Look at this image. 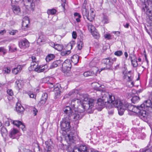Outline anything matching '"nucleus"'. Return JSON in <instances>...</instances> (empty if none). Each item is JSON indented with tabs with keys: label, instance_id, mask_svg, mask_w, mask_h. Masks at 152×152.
Wrapping results in <instances>:
<instances>
[{
	"label": "nucleus",
	"instance_id": "1",
	"mask_svg": "<svg viewBox=\"0 0 152 152\" xmlns=\"http://www.w3.org/2000/svg\"><path fill=\"white\" fill-rule=\"evenodd\" d=\"M80 113H72V109L69 106H67L64 109V113L66 114L67 116L64 117L62 119L61 122V129L63 131L67 132L69 131L71 126L70 125V121L73 119V120L76 121L80 120L82 117L80 114V110H78Z\"/></svg>",
	"mask_w": 152,
	"mask_h": 152
},
{
	"label": "nucleus",
	"instance_id": "2",
	"mask_svg": "<svg viewBox=\"0 0 152 152\" xmlns=\"http://www.w3.org/2000/svg\"><path fill=\"white\" fill-rule=\"evenodd\" d=\"M94 100L90 99L88 102H83V103L78 107V110L81 109L80 112H83L85 110H87L89 109H91L94 105Z\"/></svg>",
	"mask_w": 152,
	"mask_h": 152
},
{
	"label": "nucleus",
	"instance_id": "3",
	"mask_svg": "<svg viewBox=\"0 0 152 152\" xmlns=\"http://www.w3.org/2000/svg\"><path fill=\"white\" fill-rule=\"evenodd\" d=\"M116 60V58H112L111 57H109L103 59L102 60V62L104 66H105L106 69H109L112 66L113 62Z\"/></svg>",
	"mask_w": 152,
	"mask_h": 152
},
{
	"label": "nucleus",
	"instance_id": "4",
	"mask_svg": "<svg viewBox=\"0 0 152 152\" xmlns=\"http://www.w3.org/2000/svg\"><path fill=\"white\" fill-rule=\"evenodd\" d=\"M102 99L107 104L110 105L111 101L114 99V96L111 95L107 92H102L101 94Z\"/></svg>",
	"mask_w": 152,
	"mask_h": 152
},
{
	"label": "nucleus",
	"instance_id": "5",
	"mask_svg": "<svg viewBox=\"0 0 152 152\" xmlns=\"http://www.w3.org/2000/svg\"><path fill=\"white\" fill-rule=\"evenodd\" d=\"M124 101L123 100H121L119 99H115L114 96V99H112L111 101L110 105L112 107H115L119 108L120 106L124 105L125 103Z\"/></svg>",
	"mask_w": 152,
	"mask_h": 152
},
{
	"label": "nucleus",
	"instance_id": "6",
	"mask_svg": "<svg viewBox=\"0 0 152 152\" xmlns=\"http://www.w3.org/2000/svg\"><path fill=\"white\" fill-rule=\"evenodd\" d=\"M144 4L142 9V11L145 12L146 14L148 12L150 13L151 11H149V9L147 5H151L152 4V0H144Z\"/></svg>",
	"mask_w": 152,
	"mask_h": 152
},
{
	"label": "nucleus",
	"instance_id": "7",
	"mask_svg": "<svg viewBox=\"0 0 152 152\" xmlns=\"http://www.w3.org/2000/svg\"><path fill=\"white\" fill-rule=\"evenodd\" d=\"M78 91L76 90H73L70 91L68 94H66L64 96V98H78V96H80V94L77 93Z\"/></svg>",
	"mask_w": 152,
	"mask_h": 152
},
{
	"label": "nucleus",
	"instance_id": "8",
	"mask_svg": "<svg viewBox=\"0 0 152 152\" xmlns=\"http://www.w3.org/2000/svg\"><path fill=\"white\" fill-rule=\"evenodd\" d=\"M76 134V133L75 132V131H72L69 134L67 135V136L66 137V138L69 140L70 142L74 143L76 140L75 136Z\"/></svg>",
	"mask_w": 152,
	"mask_h": 152
},
{
	"label": "nucleus",
	"instance_id": "9",
	"mask_svg": "<svg viewBox=\"0 0 152 152\" xmlns=\"http://www.w3.org/2000/svg\"><path fill=\"white\" fill-rule=\"evenodd\" d=\"M19 45L21 48H26L29 46V43L27 39H23L19 42Z\"/></svg>",
	"mask_w": 152,
	"mask_h": 152
},
{
	"label": "nucleus",
	"instance_id": "10",
	"mask_svg": "<svg viewBox=\"0 0 152 152\" xmlns=\"http://www.w3.org/2000/svg\"><path fill=\"white\" fill-rule=\"evenodd\" d=\"M107 104L106 102L102 99L101 98L99 99L97 101V102L96 104V106H97V107H98V108L100 109H102L103 108L105 105Z\"/></svg>",
	"mask_w": 152,
	"mask_h": 152
},
{
	"label": "nucleus",
	"instance_id": "11",
	"mask_svg": "<svg viewBox=\"0 0 152 152\" xmlns=\"http://www.w3.org/2000/svg\"><path fill=\"white\" fill-rule=\"evenodd\" d=\"M141 108H145V107L146 109L148 108H149L152 110V106H151V100L148 99L144 101L143 103L142 104L140 105V107Z\"/></svg>",
	"mask_w": 152,
	"mask_h": 152
},
{
	"label": "nucleus",
	"instance_id": "12",
	"mask_svg": "<svg viewBox=\"0 0 152 152\" xmlns=\"http://www.w3.org/2000/svg\"><path fill=\"white\" fill-rule=\"evenodd\" d=\"M30 20L29 18L27 16H25L23 20L22 26L23 29H25V27L27 28L29 25Z\"/></svg>",
	"mask_w": 152,
	"mask_h": 152
},
{
	"label": "nucleus",
	"instance_id": "13",
	"mask_svg": "<svg viewBox=\"0 0 152 152\" xmlns=\"http://www.w3.org/2000/svg\"><path fill=\"white\" fill-rule=\"evenodd\" d=\"M12 8L13 12L15 14L18 15L20 14V9L19 6L15 5H12Z\"/></svg>",
	"mask_w": 152,
	"mask_h": 152
},
{
	"label": "nucleus",
	"instance_id": "14",
	"mask_svg": "<svg viewBox=\"0 0 152 152\" xmlns=\"http://www.w3.org/2000/svg\"><path fill=\"white\" fill-rule=\"evenodd\" d=\"M45 42V37L42 33L39 34V37L37 40V42L40 44L44 43Z\"/></svg>",
	"mask_w": 152,
	"mask_h": 152
},
{
	"label": "nucleus",
	"instance_id": "15",
	"mask_svg": "<svg viewBox=\"0 0 152 152\" xmlns=\"http://www.w3.org/2000/svg\"><path fill=\"white\" fill-rule=\"evenodd\" d=\"M138 116L140 118L143 120H145L147 116V114L146 111L144 110L143 109H141L139 114Z\"/></svg>",
	"mask_w": 152,
	"mask_h": 152
},
{
	"label": "nucleus",
	"instance_id": "16",
	"mask_svg": "<svg viewBox=\"0 0 152 152\" xmlns=\"http://www.w3.org/2000/svg\"><path fill=\"white\" fill-rule=\"evenodd\" d=\"M94 68V71L85 72L83 74L84 76L87 77L90 76H93L98 71V69L96 67H95Z\"/></svg>",
	"mask_w": 152,
	"mask_h": 152
},
{
	"label": "nucleus",
	"instance_id": "17",
	"mask_svg": "<svg viewBox=\"0 0 152 152\" xmlns=\"http://www.w3.org/2000/svg\"><path fill=\"white\" fill-rule=\"evenodd\" d=\"M95 16V14L94 12V10L93 9L91 10V12L89 15V14L87 16V18H86L87 19L91 22L94 19Z\"/></svg>",
	"mask_w": 152,
	"mask_h": 152
},
{
	"label": "nucleus",
	"instance_id": "18",
	"mask_svg": "<svg viewBox=\"0 0 152 152\" xmlns=\"http://www.w3.org/2000/svg\"><path fill=\"white\" fill-rule=\"evenodd\" d=\"M40 0H28L27 2L28 4L27 5L29 6L30 7L33 9L35 7V4L36 3H38Z\"/></svg>",
	"mask_w": 152,
	"mask_h": 152
},
{
	"label": "nucleus",
	"instance_id": "19",
	"mask_svg": "<svg viewBox=\"0 0 152 152\" xmlns=\"http://www.w3.org/2000/svg\"><path fill=\"white\" fill-rule=\"evenodd\" d=\"M127 104L124 103V105L120 106V107L118 108V113L120 115H121L124 114L125 110L127 108Z\"/></svg>",
	"mask_w": 152,
	"mask_h": 152
},
{
	"label": "nucleus",
	"instance_id": "20",
	"mask_svg": "<svg viewBox=\"0 0 152 152\" xmlns=\"http://www.w3.org/2000/svg\"><path fill=\"white\" fill-rule=\"evenodd\" d=\"M19 132L18 131L14 128L10 132L9 134V137L12 139L16 138L17 137V134Z\"/></svg>",
	"mask_w": 152,
	"mask_h": 152
},
{
	"label": "nucleus",
	"instance_id": "21",
	"mask_svg": "<svg viewBox=\"0 0 152 152\" xmlns=\"http://www.w3.org/2000/svg\"><path fill=\"white\" fill-rule=\"evenodd\" d=\"M48 66L47 65H45L41 67L39 66L37 68L35 69V71L37 72H44L45 70L46 71L48 70Z\"/></svg>",
	"mask_w": 152,
	"mask_h": 152
},
{
	"label": "nucleus",
	"instance_id": "22",
	"mask_svg": "<svg viewBox=\"0 0 152 152\" xmlns=\"http://www.w3.org/2000/svg\"><path fill=\"white\" fill-rule=\"evenodd\" d=\"M16 110L18 113L22 114L24 110V109L20 104L18 103L16 105Z\"/></svg>",
	"mask_w": 152,
	"mask_h": 152
},
{
	"label": "nucleus",
	"instance_id": "23",
	"mask_svg": "<svg viewBox=\"0 0 152 152\" xmlns=\"http://www.w3.org/2000/svg\"><path fill=\"white\" fill-rule=\"evenodd\" d=\"M15 84L18 90L21 88L23 86V82L21 80H17L15 81Z\"/></svg>",
	"mask_w": 152,
	"mask_h": 152
},
{
	"label": "nucleus",
	"instance_id": "24",
	"mask_svg": "<svg viewBox=\"0 0 152 152\" xmlns=\"http://www.w3.org/2000/svg\"><path fill=\"white\" fill-rule=\"evenodd\" d=\"M22 69V66L20 65H18L16 68H14L12 72L15 75H16L20 72Z\"/></svg>",
	"mask_w": 152,
	"mask_h": 152
},
{
	"label": "nucleus",
	"instance_id": "25",
	"mask_svg": "<svg viewBox=\"0 0 152 152\" xmlns=\"http://www.w3.org/2000/svg\"><path fill=\"white\" fill-rule=\"evenodd\" d=\"M80 97L79 98H77V102H78L79 101H83L84 102H88V101L90 99H89V98L86 97V96H83L82 95L80 96Z\"/></svg>",
	"mask_w": 152,
	"mask_h": 152
},
{
	"label": "nucleus",
	"instance_id": "26",
	"mask_svg": "<svg viewBox=\"0 0 152 152\" xmlns=\"http://www.w3.org/2000/svg\"><path fill=\"white\" fill-rule=\"evenodd\" d=\"M61 63V60H58L54 61L50 65V69H52L57 67Z\"/></svg>",
	"mask_w": 152,
	"mask_h": 152
},
{
	"label": "nucleus",
	"instance_id": "27",
	"mask_svg": "<svg viewBox=\"0 0 152 152\" xmlns=\"http://www.w3.org/2000/svg\"><path fill=\"white\" fill-rule=\"evenodd\" d=\"M62 66L64 68L68 67V69H69V67H71L72 65L70 60L69 59L65 60L62 64Z\"/></svg>",
	"mask_w": 152,
	"mask_h": 152
},
{
	"label": "nucleus",
	"instance_id": "28",
	"mask_svg": "<svg viewBox=\"0 0 152 152\" xmlns=\"http://www.w3.org/2000/svg\"><path fill=\"white\" fill-rule=\"evenodd\" d=\"M80 57L78 55H75L72 57L71 61L75 64H76L79 61Z\"/></svg>",
	"mask_w": 152,
	"mask_h": 152
},
{
	"label": "nucleus",
	"instance_id": "29",
	"mask_svg": "<svg viewBox=\"0 0 152 152\" xmlns=\"http://www.w3.org/2000/svg\"><path fill=\"white\" fill-rule=\"evenodd\" d=\"M77 98L74 99L71 102V108L72 109V110L77 108V106L76 105V102H75L76 100L77 101Z\"/></svg>",
	"mask_w": 152,
	"mask_h": 152
},
{
	"label": "nucleus",
	"instance_id": "30",
	"mask_svg": "<svg viewBox=\"0 0 152 152\" xmlns=\"http://www.w3.org/2000/svg\"><path fill=\"white\" fill-rule=\"evenodd\" d=\"M77 147L81 152H86L88 150L87 147L85 145H80Z\"/></svg>",
	"mask_w": 152,
	"mask_h": 152
},
{
	"label": "nucleus",
	"instance_id": "31",
	"mask_svg": "<svg viewBox=\"0 0 152 152\" xmlns=\"http://www.w3.org/2000/svg\"><path fill=\"white\" fill-rule=\"evenodd\" d=\"M140 100V98L139 96L134 95L131 99L132 102L134 104L138 102Z\"/></svg>",
	"mask_w": 152,
	"mask_h": 152
},
{
	"label": "nucleus",
	"instance_id": "32",
	"mask_svg": "<svg viewBox=\"0 0 152 152\" xmlns=\"http://www.w3.org/2000/svg\"><path fill=\"white\" fill-rule=\"evenodd\" d=\"M77 46L78 50H80L83 46V41L81 40H79L77 42Z\"/></svg>",
	"mask_w": 152,
	"mask_h": 152
},
{
	"label": "nucleus",
	"instance_id": "33",
	"mask_svg": "<svg viewBox=\"0 0 152 152\" xmlns=\"http://www.w3.org/2000/svg\"><path fill=\"white\" fill-rule=\"evenodd\" d=\"M141 107H140V106H137V107L136 106H134V109H133V110L132 112H133L135 113L138 114H139L140 111L141 109Z\"/></svg>",
	"mask_w": 152,
	"mask_h": 152
},
{
	"label": "nucleus",
	"instance_id": "34",
	"mask_svg": "<svg viewBox=\"0 0 152 152\" xmlns=\"http://www.w3.org/2000/svg\"><path fill=\"white\" fill-rule=\"evenodd\" d=\"M61 89L62 88L59 84H57L55 85L54 86V87L53 88V91L56 92H57L58 91L61 92Z\"/></svg>",
	"mask_w": 152,
	"mask_h": 152
},
{
	"label": "nucleus",
	"instance_id": "35",
	"mask_svg": "<svg viewBox=\"0 0 152 152\" xmlns=\"http://www.w3.org/2000/svg\"><path fill=\"white\" fill-rule=\"evenodd\" d=\"M39 66L38 64L36 62H32L31 63L30 67L32 69H34L35 71V69L37 68Z\"/></svg>",
	"mask_w": 152,
	"mask_h": 152
},
{
	"label": "nucleus",
	"instance_id": "36",
	"mask_svg": "<svg viewBox=\"0 0 152 152\" xmlns=\"http://www.w3.org/2000/svg\"><path fill=\"white\" fill-rule=\"evenodd\" d=\"M82 14L84 18L85 19L86 18H87V16L88 14V10L85 8L82 9Z\"/></svg>",
	"mask_w": 152,
	"mask_h": 152
},
{
	"label": "nucleus",
	"instance_id": "37",
	"mask_svg": "<svg viewBox=\"0 0 152 152\" xmlns=\"http://www.w3.org/2000/svg\"><path fill=\"white\" fill-rule=\"evenodd\" d=\"M1 133L2 136H6L7 134V131L6 128L4 127H2Z\"/></svg>",
	"mask_w": 152,
	"mask_h": 152
},
{
	"label": "nucleus",
	"instance_id": "38",
	"mask_svg": "<svg viewBox=\"0 0 152 152\" xmlns=\"http://www.w3.org/2000/svg\"><path fill=\"white\" fill-rule=\"evenodd\" d=\"M55 56L53 54H49L46 57V60L47 62H49L50 60H53Z\"/></svg>",
	"mask_w": 152,
	"mask_h": 152
},
{
	"label": "nucleus",
	"instance_id": "39",
	"mask_svg": "<svg viewBox=\"0 0 152 152\" xmlns=\"http://www.w3.org/2000/svg\"><path fill=\"white\" fill-rule=\"evenodd\" d=\"M130 58L132 66L134 67H136L138 66V64L137 63V61L136 59H132V58L131 57H130Z\"/></svg>",
	"mask_w": 152,
	"mask_h": 152
},
{
	"label": "nucleus",
	"instance_id": "40",
	"mask_svg": "<svg viewBox=\"0 0 152 152\" xmlns=\"http://www.w3.org/2000/svg\"><path fill=\"white\" fill-rule=\"evenodd\" d=\"M56 10L54 9H48L47 11V13L49 15H54L56 13Z\"/></svg>",
	"mask_w": 152,
	"mask_h": 152
},
{
	"label": "nucleus",
	"instance_id": "41",
	"mask_svg": "<svg viewBox=\"0 0 152 152\" xmlns=\"http://www.w3.org/2000/svg\"><path fill=\"white\" fill-rule=\"evenodd\" d=\"M102 22L104 23H109V19L108 17L103 14V19L102 20Z\"/></svg>",
	"mask_w": 152,
	"mask_h": 152
},
{
	"label": "nucleus",
	"instance_id": "42",
	"mask_svg": "<svg viewBox=\"0 0 152 152\" xmlns=\"http://www.w3.org/2000/svg\"><path fill=\"white\" fill-rule=\"evenodd\" d=\"M54 48L58 51H61L63 49V46L62 45L56 44Z\"/></svg>",
	"mask_w": 152,
	"mask_h": 152
},
{
	"label": "nucleus",
	"instance_id": "43",
	"mask_svg": "<svg viewBox=\"0 0 152 152\" xmlns=\"http://www.w3.org/2000/svg\"><path fill=\"white\" fill-rule=\"evenodd\" d=\"M88 30L90 31L91 32H92L94 30V27L90 23H88Z\"/></svg>",
	"mask_w": 152,
	"mask_h": 152
},
{
	"label": "nucleus",
	"instance_id": "44",
	"mask_svg": "<svg viewBox=\"0 0 152 152\" xmlns=\"http://www.w3.org/2000/svg\"><path fill=\"white\" fill-rule=\"evenodd\" d=\"M68 69V67H66L65 68L64 67H62V72L64 73H68L71 70V67H69V69Z\"/></svg>",
	"mask_w": 152,
	"mask_h": 152
},
{
	"label": "nucleus",
	"instance_id": "45",
	"mask_svg": "<svg viewBox=\"0 0 152 152\" xmlns=\"http://www.w3.org/2000/svg\"><path fill=\"white\" fill-rule=\"evenodd\" d=\"M125 104L127 105V108L128 109L129 111L132 112L134 106L131 104L129 105L126 102L125 103Z\"/></svg>",
	"mask_w": 152,
	"mask_h": 152
},
{
	"label": "nucleus",
	"instance_id": "46",
	"mask_svg": "<svg viewBox=\"0 0 152 152\" xmlns=\"http://www.w3.org/2000/svg\"><path fill=\"white\" fill-rule=\"evenodd\" d=\"M13 124L18 127H19L20 125L22 124V123L21 122L18 121H14Z\"/></svg>",
	"mask_w": 152,
	"mask_h": 152
},
{
	"label": "nucleus",
	"instance_id": "47",
	"mask_svg": "<svg viewBox=\"0 0 152 152\" xmlns=\"http://www.w3.org/2000/svg\"><path fill=\"white\" fill-rule=\"evenodd\" d=\"M48 94L47 93H44L42 95L41 99H43L46 100L48 98Z\"/></svg>",
	"mask_w": 152,
	"mask_h": 152
},
{
	"label": "nucleus",
	"instance_id": "48",
	"mask_svg": "<svg viewBox=\"0 0 152 152\" xmlns=\"http://www.w3.org/2000/svg\"><path fill=\"white\" fill-rule=\"evenodd\" d=\"M123 54V52L121 50H118L114 53V55L118 56H120Z\"/></svg>",
	"mask_w": 152,
	"mask_h": 152
},
{
	"label": "nucleus",
	"instance_id": "49",
	"mask_svg": "<svg viewBox=\"0 0 152 152\" xmlns=\"http://www.w3.org/2000/svg\"><path fill=\"white\" fill-rule=\"evenodd\" d=\"M61 92H60V91L56 92L55 93V99H56L59 98L61 95Z\"/></svg>",
	"mask_w": 152,
	"mask_h": 152
},
{
	"label": "nucleus",
	"instance_id": "50",
	"mask_svg": "<svg viewBox=\"0 0 152 152\" xmlns=\"http://www.w3.org/2000/svg\"><path fill=\"white\" fill-rule=\"evenodd\" d=\"M10 69L9 67H6L4 69L3 72H4V73L8 74L10 72Z\"/></svg>",
	"mask_w": 152,
	"mask_h": 152
},
{
	"label": "nucleus",
	"instance_id": "51",
	"mask_svg": "<svg viewBox=\"0 0 152 152\" xmlns=\"http://www.w3.org/2000/svg\"><path fill=\"white\" fill-rule=\"evenodd\" d=\"M32 112H33L34 116H36L38 113L37 110L35 107H33L32 109Z\"/></svg>",
	"mask_w": 152,
	"mask_h": 152
},
{
	"label": "nucleus",
	"instance_id": "52",
	"mask_svg": "<svg viewBox=\"0 0 152 152\" xmlns=\"http://www.w3.org/2000/svg\"><path fill=\"white\" fill-rule=\"evenodd\" d=\"M7 94L10 96L13 95V93L12 90L11 89H8L7 91Z\"/></svg>",
	"mask_w": 152,
	"mask_h": 152
},
{
	"label": "nucleus",
	"instance_id": "53",
	"mask_svg": "<svg viewBox=\"0 0 152 152\" xmlns=\"http://www.w3.org/2000/svg\"><path fill=\"white\" fill-rule=\"evenodd\" d=\"M46 101V100L41 99L40 101L38 103V104L40 106H42L45 104Z\"/></svg>",
	"mask_w": 152,
	"mask_h": 152
},
{
	"label": "nucleus",
	"instance_id": "54",
	"mask_svg": "<svg viewBox=\"0 0 152 152\" xmlns=\"http://www.w3.org/2000/svg\"><path fill=\"white\" fill-rule=\"evenodd\" d=\"M139 152H152V151L149 148H146L142 150H140Z\"/></svg>",
	"mask_w": 152,
	"mask_h": 152
},
{
	"label": "nucleus",
	"instance_id": "55",
	"mask_svg": "<svg viewBox=\"0 0 152 152\" xmlns=\"http://www.w3.org/2000/svg\"><path fill=\"white\" fill-rule=\"evenodd\" d=\"M104 37L105 38L107 39H111L112 36L110 34H106L104 35Z\"/></svg>",
	"mask_w": 152,
	"mask_h": 152
},
{
	"label": "nucleus",
	"instance_id": "56",
	"mask_svg": "<svg viewBox=\"0 0 152 152\" xmlns=\"http://www.w3.org/2000/svg\"><path fill=\"white\" fill-rule=\"evenodd\" d=\"M75 44V42L74 41H72L68 44V46H70L71 47V49H72L73 45H74Z\"/></svg>",
	"mask_w": 152,
	"mask_h": 152
},
{
	"label": "nucleus",
	"instance_id": "57",
	"mask_svg": "<svg viewBox=\"0 0 152 152\" xmlns=\"http://www.w3.org/2000/svg\"><path fill=\"white\" fill-rule=\"evenodd\" d=\"M133 79V77L132 76H127V78L126 80H127L128 82H130L132 81V80Z\"/></svg>",
	"mask_w": 152,
	"mask_h": 152
},
{
	"label": "nucleus",
	"instance_id": "58",
	"mask_svg": "<svg viewBox=\"0 0 152 152\" xmlns=\"http://www.w3.org/2000/svg\"><path fill=\"white\" fill-rule=\"evenodd\" d=\"M46 148L45 149V150H51V146L48 144V143L47 144L46 143Z\"/></svg>",
	"mask_w": 152,
	"mask_h": 152
},
{
	"label": "nucleus",
	"instance_id": "59",
	"mask_svg": "<svg viewBox=\"0 0 152 152\" xmlns=\"http://www.w3.org/2000/svg\"><path fill=\"white\" fill-rule=\"evenodd\" d=\"M72 37L75 39H76L77 37V33L75 31H73L72 33Z\"/></svg>",
	"mask_w": 152,
	"mask_h": 152
},
{
	"label": "nucleus",
	"instance_id": "60",
	"mask_svg": "<svg viewBox=\"0 0 152 152\" xmlns=\"http://www.w3.org/2000/svg\"><path fill=\"white\" fill-rule=\"evenodd\" d=\"M6 51V50L4 47H0V52H3L4 54Z\"/></svg>",
	"mask_w": 152,
	"mask_h": 152
},
{
	"label": "nucleus",
	"instance_id": "61",
	"mask_svg": "<svg viewBox=\"0 0 152 152\" xmlns=\"http://www.w3.org/2000/svg\"><path fill=\"white\" fill-rule=\"evenodd\" d=\"M17 32V31L16 30H13L9 32V34L10 35H14Z\"/></svg>",
	"mask_w": 152,
	"mask_h": 152
},
{
	"label": "nucleus",
	"instance_id": "62",
	"mask_svg": "<svg viewBox=\"0 0 152 152\" xmlns=\"http://www.w3.org/2000/svg\"><path fill=\"white\" fill-rule=\"evenodd\" d=\"M79 149L78 147L75 148L74 149L73 152H81Z\"/></svg>",
	"mask_w": 152,
	"mask_h": 152
},
{
	"label": "nucleus",
	"instance_id": "63",
	"mask_svg": "<svg viewBox=\"0 0 152 152\" xmlns=\"http://www.w3.org/2000/svg\"><path fill=\"white\" fill-rule=\"evenodd\" d=\"M6 33V31L5 30H3L0 31V34L1 35H3L4 34Z\"/></svg>",
	"mask_w": 152,
	"mask_h": 152
},
{
	"label": "nucleus",
	"instance_id": "64",
	"mask_svg": "<svg viewBox=\"0 0 152 152\" xmlns=\"http://www.w3.org/2000/svg\"><path fill=\"white\" fill-rule=\"evenodd\" d=\"M74 15L75 17H77V18L78 17H79V18L81 17V15L79 14V13H77V12L75 13L74 14Z\"/></svg>",
	"mask_w": 152,
	"mask_h": 152
}]
</instances>
